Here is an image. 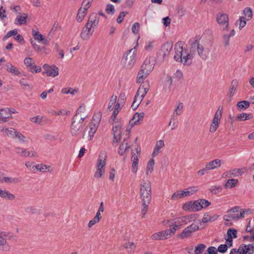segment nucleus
I'll return each instance as SVG.
<instances>
[{
	"instance_id": "f704fd0d",
	"label": "nucleus",
	"mask_w": 254,
	"mask_h": 254,
	"mask_svg": "<svg viewBox=\"0 0 254 254\" xmlns=\"http://www.w3.org/2000/svg\"><path fill=\"white\" fill-rule=\"evenodd\" d=\"M192 233L193 232L191 230L187 227L183 230L181 233L178 235V238L181 239H184L190 237Z\"/></svg>"
},
{
	"instance_id": "864d4df0",
	"label": "nucleus",
	"mask_w": 254,
	"mask_h": 254,
	"mask_svg": "<svg viewBox=\"0 0 254 254\" xmlns=\"http://www.w3.org/2000/svg\"><path fill=\"white\" fill-rule=\"evenodd\" d=\"M246 19H245L244 16H241L239 18L236 23V24L239 25V28L241 29L244 27L246 24Z\"/></svg>"
},
{
	"instance_id": "e433bc0d",
	"label": "nucleus",
	"mask_w": 254,
	"mask_h": 254,
	"mask_svg": "<svg viewBox=\"0 0 254 254\" xmlns=\"http://www.w3.org/2000/svg\"><path fill=\"white\" fill-rule=\"evenodd\" d=\"M247 173V170L246 168L233 169L230 170L227 172L228 175H242Z\"/></svg>"
},
{
	"instance_id": "58836bf2",
	"label": "nucleus",
	"mask_w": 254,
	"mask_h": 254,
	"mask_svg": "<svg viewBox=\"0 0 254 254\" xmlns=\"http://www.w3.org/2000/svg\"><path fill=\"white\" fill-rule=\"evenodd\" d=\"M171 127V130L175 129L178 126V118L175 115H172L168 124Z\"/></svg>"
},
{
	"instance_id": "f8f14e48",
	"label": "nucleus",
	"mask_w": 254,
	"mask_h": 254,
	"mask_svg": "<svg viewBox=\"0 0 254 254\" xmlns=\"http://www.w3.org/2000/svg\"><path fill=\"white\" fill-rule=\"evenodd\" d=\"M105 158L106 154L104 153L99 156L97 165L98 170L97 172L98 175H103V174L105 173L104 167L106 164Z\"/></svg>"
},
{
	"instance_id": "b1692460",
	"label": "nucleus",
	"mask_w": 254,
	"mask_h": 254,
	"mask_svg": "<svg viewBox=\"0 0 254 254\" xmlns=\"http://www.w3.org/2000/svg\"><path fill=\"white\" fill-rule=\"evenodd\" d=\"M128 138L127 137L124 138L123 141L121 142L119 148V153L120 155L124 154L127 150L129 147V145L128 144Z\"/></svg>"
},
{
	"instance_id": "5701e85b",
	"label": "nucleus",
	"mask_w": 254,
	"mask_h": 254,
	"mask_svg": "<svg viewBox=\"0 0 254 254\" xmlns=\"http://www.w3.org/2000/svg\"><path fill=\"white\" fill-rule=\"evenodd\" d=\"M165 146L164 142L163 140L157 141L155 145L152 156L155 157L157 156L161 152L160 150Z\"/></svg>"
},
{
	"instance_id": "aec40b11",
	"label": "nucleus",
	"mask_w": 254,
	"mask_h": 254,
	"mask_svg": "<svg viewBox=\"0 0 254 254\" xmlns=\"http://www.w3.org/2000/svg\"><path fill=\"white\" fill-rule=\"evenodd\" d=\"M124 106V105L122 104H120V102H118L114 106V109L113 110L112 115L110 119V122L114 124L115 122V120L117 115L119 113L122 107Z\"/></svg>"
},
{
	"instance_id": "7c9ffc66",
	"label": "nucleus",
	"mask_w": 254,
	"mask_h": 254,
	"mask_svg": "<svg viewBox=\"0 0 254 254\" xmlns=\"http://www.w3.org/2000/svg\"><path fill=\"white\" fill-rule=\"evenodd\" d=\"M28 16L26 13L20 15V13L17 16L14 23L15 24L22 25L26 23V19Z\"/></svg>"
},
{
	"instance_id": "a18cd8bd",
	"label": "nucleus",
	"mask_w": 254,
	"mask_h": 254,
	"mask_svg": "<svg viewBox=\"0 0 254 254\" xmlns=\"http://www.w3.org/2000/svg\"><path fill=\"white\" fill-rule=\"evenodd\" d=\"M87 12L85 11L84 9L79 8L78 9L76 20L78 22H81L84 19L85 16L86 15Z\"/></svg>"
},
{
	"instance_id": "a19ab883",
	"label": "nucleus",
	"mask_w": 254,
	"mask_h": 254,
	"mask_svg": "<svg viewBox=\"0 0 254 254\" xmlns=\"http://www.w3.org/2000/svg\"><path fill=\"white\" fill-rule=\"evenodd\" d=\"M101 118L102 114L100 112H98L94 114L92 117V120L90 124L98 127L101 120Z\"/></svg>"
},
{
	"instance_id": "72a5a7b5",
	"label": "nucleus",
	"mask_w": 254,
	"mask_h": 254,
	"mask_svg": "<svg viewBox=\"0 0 254 254\" xmlns=\"http://www.w3.org/2000/svg\"><path fill=\"white\" fill-rule=\"evenodd\" d=\"M0 197L3 199L10 200H13L15 198L14 195L6 190H2L0 191Z\"/></svg>"
},
{
	"instance_id": "c9c22d12",
	"label": "nucleus",
	"mask_w": 254,
	"mask_h": 254,
	"mask_svg": "<svg viewBox=\"0 0 254 254\" xmlns=\"http://www.w3.org/2000/svg\"><path fill=\"white\" fill-rule=\"evenodd\" d=\"M246 210H241L240 212L235 213L234 214H229L228 216L229 218L232 220H238L241 218H243L246 214Z\"/></svg>"
},
{
	"instance_id": "9b49d317",
	"label": "nucleus",
	"mask_w": 254,
	"mask_h": 254,
	"mask_svg": "<svg viewBox=\"0 0 254 254\" xmlns=\"http://www.w3.org/2000/svg\"><path fill=\"white\" fill-rule=\"evenodd\" d=\"M197 218L196 214H191L189 215L184 216L178 218L176 220L179 221L181 226L183 224H187L190 222L195 221Z\"/></svg>"
},
{
	"instance_id": "dca6fc26",
	"label": "nucleus",
	"mask_w": 254,
	"mask_h": 254,
	"mask_svg": "<svg viewBox=\"0 0 254 254\" xmlns=\"http://www.w3.org/2000/svg\"><path fill=\"white\" fill-rule=\"evenodd\" d=\"M113 132L114 135L113 142H118L121 140V125L119 124L113 126Z\"/></svg>"
},
{
	"instance_id": "de8ad7c7",
	"label": "nucleus",
	"mask_w": 254,
	"mask_h": 254,
	"mask_svg": "<svg viewBox=\"0 0 254 254\" xmlns=\"http://www.w3.org/2000/svg\"><path fill=\"white\" fill-rule=\"evenodd\" d=\"M92 35L93 34L89 32L88 30L83 28L80 34V37L84 40H88Z\"/></svg>"
},
{
	"instance_id": "f03ea898",
	"label": "nucleus",
	"mask_w": 254,
	"mask_h": 254,
	"mask_svg": "<svg viewBox=\"0 0 254 254\" xmlns=\"http://www.w3.org/2000/svg\"><path fill=\"white\" fill-rule=\"evenodd\" d=\"M137 43L134 49H130L127 53L125 54L121 60V65L126 69L131 68L136 62V51L134 50L137 46Z\"/></svg>"
},
{
	"instance_id": "6e6d98bb",
	"label": "nucleus",
	"mask_w": 254,
	"mask_h": 254,
	"mask_svg": "<svg viewBox=\"0 0 254 254\" xmlns=\"http://www.w3.org/2000/svg\"><path fill=\"white\" fill-rule=\"evenodd\" d=\"M202 208V205H201L200 199L194 201L192 203V211H196L201 210Z\"/></svg>"
},
{
	"instance_id": "f3484780",
	"label": "nucleus",
	"mask_w": 254,
	"mask_h": 254,
	"mask_svg": "<svg viewBox=\"0 0 254 254\" xmlns=\"http://www.w3.org/2000/svg\"><path fill=\"white\" fill-rule=\"evenodd\" d=\"M34 168L36 169V171L42 173H52L53 170V168L51 166H47L42 163L36 165Z\"/></svg>"
},
{
	"instance_id": "ddd939ff",
	"label": "nucleus",
	"mask_w": 254,
	"mask_h": 254,
	"mask_svg": "<svg viewBox=\"0 0 254 254\" xmlns=\"http://www.w3.org/2000/svg\"><path fill=\"white\" fill-rule=\"evenodd\" d=\"M20 179L13 176H0V183L6 184H12L18 183Z\"/></svg>"
},
{
	"instance_id": "cd10ccee",
	"label": "nucleus",
	"mask_w": 254,
	"mask_h": 254,
	"mask_svg": "<svg viewBox=\"0 0 254 254\" xmlns=\"http://www.w3.org/2000/svg\"><path fill=\"white\" fill-rule=\"evenodd\" d=\"M144 117V113L143 112L136 113L133 116L131 120L130 123L132 125H136L139 122L142 120Z\"/></svg>"
},
{
	"instance_id": "6e6552de",
	"label": "nucleus",
	"mask_w": 254,
	"mask_h": 254,
	"mask_svg": "<svg viewBox=\"0 0 254 254\" xmlns=\"http://www.w3.org/2000/svg\"><path fill=\"white\" fill-rule=\"evenodd\" d=\"M148 91V83L147 84L146 86H145V85L140 86L135 96L133 102L139 105Z\"/></svg>"
},
{
	"instance_id": "393cba45",
	"label": "nucleus",
	"mask_w": 254,
	"mask_h": 254,
	"mask_svg": "<svg viewBox=\"0 0 254 254\" xmlns=\"http://www.w3.org/2000/svg\"><path fill=\"white\" fill-rule=\"evenodd\" d=\"M2 248V251L3 252H8L10 247L7 243L6 239L3 237L2 234L0 232V248Z\"/></svg>"
},
{
	"instance_id": "ea45409f",
	"label": "nucleus",
	"mask_w": 254,
	"mask_h": 254,
	"mask_svg": "<svg viewBox=\"0 0 254 254\" xmlns=\"http://www.w3.org/2000/svg\"><path fill=\"white\" fill-rule=\"evenodd\" d=\"M124 248L127 250L128 253L132 254L135 251L136 246L133 242H128L125 244Z\"/></svg>"
},
{
	"instance_id": "49530a36",
	"label": "nucleus",
	"mask_w": 254,
	"mask_h": 254,
	"mask_svg": "<svg viewBox=\"0 0 254 254\" xmlns=\"http://www.w3.org/2000/svg\"><path fill=\"white\" fill-rule=\"evenodd\" d=\"M197 190V189L196 187H190L187 189H185L184 190H182L184 196H190V195L193 194L195 192H196Z\"/></svg>"
},
{
	"instance_id": "2f4dec72",
	"label": "nucleus",
	"mask_w": 254,
	"mask_h": 254,
	"mask_svg": "<svg viewBox=\"0 0 254 254\" xmlns=\"http://www.w3.org/2000/svg\"><path fill=\"white\" fill-rule=\"evenodd\" d=\"M219 216L218 215H210L208 213H206L204 214L203 217L201 220L203 223H207L208 222H213L217 220Z\"/></svg>"
},
{
	"instance_id": "bf43d9fd",
	"label": "nucleus",
	"mask_w": 254,
	"mask_h": 254,
	"mask_svg": "<svg viewBox=\"0 0 254 254\" xmlns=\"http://www.w3.org/2000/svg\"><path fill=\"white\" fill-rule=\"evenodd\" d=\"M209 190L212 193L217 194L222 191V188L220 186H213L210 188Z\"/></svg>"
},
{
	"instance_id": "1a4fd4ad",
	"label": "nucleus",
	"mask_w": 254,
	"mask_h": 254,
	"mask_svg": "<svg viewBox=\"0 0 254 254\" xmlns=\"http://www.w3.org/2000/svg\"><path fill=\"white\" fill-rule=\"evenodd\" d=\"M43 68L45 70L43 73H46L48 76L55 77L59 74V68L55 65L44 64Z\"/></svg>"
},
{
	"instance_id": "bb28decb",
	"label": "nucleus",
	"mask_w": 254,
	"mask_h": 254,
	"mask_svg": "<svg viewBox=\"0 0 254 254\" xmlns=\"http://www.w3.org/2000/svg\"><path fill=\"white\" fill-rule=\"evenodd\" d=\"M8 108H2L0 109V122H6L7 119L10 117V113L8 112Z\"/></svg>"
},
{
	"instance_id": "79ce46f5",
	"label": "nucleus",
	"mask_w": 254,
	"mask_h": 254,
	"mask_svg": "<svg viewBox=\"0 0 254 254\" xmlns=\"http://www.w3.org/2000/svg\"><path fill=\"white\" fill-rule=\"evenodd\" d=\"M150 73H147L145 72H144V71H142V70H140L137 75V78L136 79V82L138 83H143L144 81V80L147 77V76Z\"/></svg>"
},
{
	"instance_id": "09e8293b",
	"label": "nucleus",
	"mask_w": 254,
	"mask_h": 254,
	"mask_svg": "<svg viewBox=\"0 0 254 254\" xmlns=\"http://www.w3.org/2000/svg\"><path fill=\"white\" fill-rule=\"evenodd\" d=\"M1 131L4 132L7 136L10 137H14L17 131L13 128H3Z\"/></svg>"
},
{
	"instance_id": "69168bd1",
	"label": "nucleus",
	"mask_w": 254,
	"mask_h": 254,
	"mask_svg": "<svg viewBox=\"0 0 254 254\" xmlns=\"http://www.w3.org/2000/svg\"><path fill=\"white\" fill-rule=\"evenodd\" d=\"M200 223L198 221L194 222L192 223L190 225L188 226L192 232L196 231L199 229L198 224Z\"/></svg>"
},
{
	"instance_id": "c85d7f7f",
	"label": "nucleus",
	"mask_w": 254,
	"mask_h": 254,
	"mask_svg": "<svg viewBox=\"0 0 254 254\" xmlns=\"http://www.w3.org/2000/svg\"><path fill=\"white\" fill-rule=\"evenodd\" d=\"M181 226L180 224H179V221L176 220L173 224L170 226V229H167L170 238L175 234L176 230Z\"/></svg>"
},
{
	"instance_id": "20e7f679",
	"label": "nucleus",
	"mask_w": 254,
	"mask_h": 254,
	"mask_svg": "<svg viewBox=\"0 0 254 254\" xmlns=\"http://www.w3.org/2000/svg\"><path fill=\"white\" fill-rule=\"evenodd\" d=\"M190 51L193 53V57L196 51L198 56L204 60L207 59L210 53V50L208 48H204L197 41H195L191 44Z\"/></svg>"
},
{
	"instance_id": "5fc2aeb1",
	"label": "nucleus",
	"mask_w": 254,
	"mask_h": 254,
	"mask_svg": "<svg viewBox=\"0 0 254 254\" xmlns=\"http://www.w3.org/2000/svg\"><path fill=\"white\" fill-rule=\"evenodd\" d=\"M206 248V246L204 244H200L198 245L194 250L195 254H202L204 249Z\"/></svg>"
},
{
	"instance_id": "4d7b16f0",
	"label": "nucleus",
	"mask_w": 254,
	"mask_h": 254,
	"mask_svg": "<svg viewBox=\"0 0 254 254\" xmlns=\"http://www.w3.org/2000/svg\"><path fill=\"white\" fill-rule=\"evenodd\" d=\"M154 165V160L152 159L149 160L147 167L146 170L147 174H151L153 171V167Z\"/></svg>"
},
{
	"instance_id": "9d476101",
	"label": "nucleus",
	"mask_w": 254,
	"mask_h": 254,
	"mask_svg": "<svg viewBox=\"0 0 254 254\" xmlns=\"http://www.w3.org/2000/svg\"><path fill=\"white\" fill-rule=\"evenodd\" d=\"M155 65V60L153 58H146L141 66V70L147 73H150Z\"/></svg>"
},
{
	"instance_id": "0eeeda50",
	"label": "nucleus",
	"mask_w": 254,
	"mask_h": 254,
	"mask_svg": "<svg viewBox=\"0 0 254 254\" xmlns=\"http://www.w3.org/2000/svg\"><path fill=\"white\" fill-rule=\"evenodd\" d=\"M221 160L216 159L207 163L205 168L198 172V175H204L209 173V171L216 169L221 166Z\"/></svg>"
},
{
	"instance_id": "6ab92c4d",
	"label": "nucleus",
	"mask_w": 254,
	"mask_h": 254,
	"mask_svg": "<svg viewBox=\"0 0 254 254\" xmlns=\"http://www.w3.org/2000/svg\"><path fill=\"white\" fill-rule=\"evenodd\" d=\"M99 17L95 13L90 14L88 17L87 22L86 23L91 25L90 26L97 27L99 24Z\"/></svg>"
},
{
	"instance_id": "7ed1b4c3",
	"label": "nucleus",
	"mask_w": 254,
	"mask_h": 254,
	"mask_svg": "<svg viewBox=\"0 0 254 254\" xmlns=\"http://www.w3.org/2000/svg\"><path fill=\"white\" fill-rule=\"evenodd\" d=\"M140 195L142 202L150 203L151 199L150 183L148 180H143L140 185Z\"/></svg>"
},
{
	"instance_id": "3c124183",
	"label": "nucleus",
	"mask_w": 254,
	"mask_h": 254,
	"mask_svg": "<svg viewBox=\"0 0 254 254\" xmlns=\"http://www.w3.org/2000/svg\"><path fill=\"white\" fill-rule=\"evenodd\" d=\"M237 108L239 110L246 109L250 106V102L247 101H242L237 103Z\"/></svg>"
},
{
	"instance_id": "2eb2a0df",
	"label": "nucleus",
	"mask_w": 254,
	"mask_h": 254,
	"mask_svg": "<svg viewBox=\"0 0 254 254\" xmlns=\"http://www.w3.org/2000/svg\"><path fill=\"white\" fill-rule=\"evenodd\" d=\"M170 238V236L168 233L167 230L155 233L151 237L152 239L155 240H165Z\"/></svg>"
},
{
	"instance_id": "a211bd4d",
	"label": "nucleus",
	"mask_w": 254,
	"mask_h": 254,
	"mask_svg": "<svg viewBox=\"0 0 254 254\" xmlns=\"http://www.w3.org/2000/svg\"><path fill=\"white\" fill-rule=\"evenodd\" d=\"M82 128L83 127L80 124L72 120L70 127V133L72 135L76 136L80 132Z\"/></svg>"
},
{
	"instance_id": "a878e982",
	"label": "nucleus",
	"mask_w": 254,
	"mask_h": 254,
	"mask_svg": "<svg viewBox=\"0 0 254 254\" xmlns=\"http://www.w3.org/2000/svg\"><path fill=\"white\" fill-rule=\"evenodd\" d=\"M238 184V181L237 179H230L225 181L223 186L225 189H231L235 187Z\"/></svg>"
},
{
	"instance_id": "680f3d73",
	"label": "nucleus",
	"mask_w": 254,
	"mask_h": 254,
	"mask_svg": "<svg viewBox=\"0 0 254 254\" xmlns=\"http://www.w3.org/2000/svg\"><path fill=\"white\" fill-rule=\"evenodd\" d=\"M16 152L17 153L19 154L20 156L22 157H27L29 155L27 154L28 151L26 149L22 148H16Z\"/></svg>"
},
{
	"instance_id": "37998d69",
	"label": "nucleus",
	"mask_w": 254,
	"mask_h": 254,
	"mask_svg": "<svg viewBox=\"0 0 254 254\" xmlns=\"http://www.w3.org/2000/svg\"><path fill=\"white\" fill-rule=\"evenodd\" d=\"M183 108L184 106L182 103H177L176 104L175 109L172 115H175L177 117L178 116L180 115L183 113Z\"/></svg>"
},
{
	"instance_id": "c03bdc74",
	"label": "nucleus",
	"mask_w": 254,
	"mask_h": 254,
	"mask_svg": "<svg viewBox=\"0 0 254 254\" xmlns=\"http://www.w3.org/2000/svg\"><path fill=\"white\" fill-rule=\"evenodd\" d=\"M117 102V96L116 95H113L110 100L108 103V109L110 111H112L114 109V106Z\"/></svg>"
},
{
	"instance_id": "8fccbe9b",
	"label": "nucleus",
	"mask_w": 254,
	"mask_h": 254,
	"mask_svg": "<svg viewBox=\"0 0 254 254\" xmlns=\"http://www.w3.org/2000/svg\"><path fill=\"white\" fill-rule=\"evenodd\" d=\"M244 18L247 20H250L253 16V12L251 8L246 7L244 10Z\"/></svg>"
},
{
	"instance_id": "4be33fe9",
	"label": "nucleus",
	"mask_w": 254,
	"mask_h": 254,
	"mask_svg": "<svg viewBox=\"0 0 254 254\" xmlns=\"http://www.w3.org/2000/svg\"><path fill=\"white\" fill-rule=\"evenodd\" d=\"M173 44L171 43L167 42L165 43L161 47L160 53L163 57H165L169 55L170 51L172 49Z\"/></svg>"
},
{
	"instance_id": "412c9836",
	"label": "nucleus",
	"mask_w": 254,
	"mask_h": 254,
	"mask_svg": "<svg viewBox=\"0 0 254 254\" xmlns=\"http://www.w3.org/2000/svg\"><path fill=\"white\" fill-rule=\"evenodd\" d=\"M98 127L96 126V125H93L92 124H90L88 127H87L85 129V132H88L87 139L89 140H91L95 134L96 132L97 129Z\"/></svg>"
},
{
	"instance_id": "13d9d810",
	"label": "nucleus",
	"mask_w": 254,
	"mask_h": 254,
	"mask_svg": "<svg viewBox=\"0 0 254 254\" xmlns=\"http://www.w3.org/2000/svg\"><path fill=\"white\" fill-rule=\"evenodd\" d=\"M183 197H184V196L183 191H178L172 194L171 198L173 200H176Z\"/></svg>"
},
{
	"instance_id": "e2e57ef3",
	"label": "nucleus",
	"mask_w": 254,
	"mask_h": 254,
	"mask_svg": "<svg viewBox=\"0 0 254 254\" xmlns=\"http://www.w3.org/2000/svg\"><path fill=\"white\" fill-rule=\"evenodd\" d=\"M105 10L108 14L112 15L114 14L115 12L114 6L111 4L107 5Z\"/></svg>"
},
{
	"instance_id": "423d86ee",
	"label": "nucleus",
	"mask_w": 254,
	"mask_h": 254,
	"mask_svg": "<svg viewBox=\"0 0 254 254\" xmlns=\"http://www.w3.org/2000/svg\"><path fill=\"white\" fill-rule=\"evenodd\" d=\"M216 21L222 31H228L229 30V18L227 14L223 12L217 13Z\"/></svg>"
},
{
	"instance_id": "4c0bfd02",
	"label": "nucleus",
	"mask_w": 254,
	"mask_h": 254,
	"mask_svg": "<svg viewBox=\"0 0 254 254\" xmlns=\"http://www.w3.org/2000/svg\"><path fill=\"white\" fill-rule=\"evenodd\" d=\"M253 118V116L252 114L243 113L238 115L236 117V120L239 122H241L251 119Z\"/></svg>"
},
{
	"instance_id": "774afa93",
	"label": "nucleus",
	"mask_w": 254,
	"mask_h": 254,
	"mask_svg": "<svg viewBox=\"0 0 254 254\" xmlns=\"http://www.w3.org/2000/svg\"><path fill=\"white\" fill-rule=\"evenodd\" d=\"M247 247H245V245L240 246L237 250L239 254H247L248 253Z\"/></svg>"
},
{
	"instance_id": "f257e3e1",
	"label": "nucleus",
	"mask_w": 254,
	"mask_h": 254,
	"mask_svg": "<svg viewBox=\"0 0 254 254\" xmlns=\"http://www.w3.org/2000/svg\"><path fill=\"white\" fill-rule=\"evenodd\" d=\"M175 55L174 58L177 62L182 63L185 65H189L191 64L193 58V53L190 51L188 53L186 49H184L181 43H178L175 47Z\"/></svg>"
},
{
	"instance_id": "603ef678",
	"label": "nucleus",
	"mask_w": 254,
	"mask_h": 254,
	"mask_svg": "<svg viewBox=\"0 0 254 254\" xmlns=\"http://www.w3.org/2000/svg\"><path fill=\"white\" fill-rule=\"evenodd\" d=\"M32 33V35L34 37V39L38 42H42V40H44L43 36L38 31L33 30Z\"/></svg>"
},
{
	"instance_id": "052dcab7",
	"label": "nucleus",
	"mask_w": 254,
	"mask_h": 254,
	"mask_svg": "<svg viewBox=\"0 0 254 254\" xmlns=\"http://www.w3.org/2000/svg\"><path fill=\"white\" fill-rule=\"evenodd\" d=\"M62 93L67 94H70L72 95H75V93L77 92V90L76 89H73L71 88L67 89L66 88H64L62 89L61 91Z\"/></svg>"
},
{
	"instance_id": "4468645a",
	"label": "nucleus",
	"mask_w": 254,
	"mask_h": 254,
	"mask_svg": "<svg viewBox=\"0 0 254 254\" xmlns=\"http://www.w3.org/2000/svg\"><path fill=\"white\" fill-rule=\"evenodd\" d=\"M140 149H136V153L134 152H132V157L131 161L132 162V173L135 174L137 172V166H138V155L140 153Z\"/></svg>"
},
{
	"instance_id": "c756f323",
	"label": "nucleus",
	"mask_w": 254,
	"mask_h": 254,
	"mask_svg": "<svg viewBox=\"0 0 254 254\" xmlns=\"http://www.w3.org/2000/svg\"><path fill=\"white\" fill-rule=\"evenodd\" d=\"M238 85L239 81L237 79H234L232 81L229 92V95L230 98L234 95Z\"/></svg>"
},
{
	"instance_id": "338daca9",
	"label": "nucleus",
	"mask_w": 254,
	"mask_h": 254,
	"mask_svg": "<svg viewBox=\"0 0 254 254\" xmlns=\"http://www.w3.org/2000/svg\"><path fill=\"white\" fill-rule=\"evenodd\" d=\"M15 137H16L19 141L22 142H25L28 141L27 138L25 136L18 132H16Z\"/></svg>"
},
{
	"instance_id": "0e129e2a",
	"label": "nucleus",
	"mask_w": 254,
	"mask_h": 254,
	"mask_svg": "<svg viewBox=\"0 0 254 254\" xmlns=\"http://www.w3.org/2000/svg\"><path fill=\"white\" fill-rule=\"evenodd\" d=\"M28 69L32 73H37L40 72L41 68L40 67H37L34 63L28 67Z\"/></svg>"
},
{
	"instance_id": "39448f33",
	"label": "nucleus",
	"mask_w": 254,
	"mask_h": 254,
	"mask_svg": "<svg viewBox=\"0 0 254 254\" xmlns=\"http://www.w3.org/2000/svg\"><path fill=\"white\" fill-rule=\"evenodd\" d=\"M223 107H219L215 112L209 127L210 132H214L218 128L222 118Z\"/></svg>"
},
{
	"instance_id": "473e14b6",
	"label": "nucleus",
	"mask_w": 254,
	"mask_h": 254,
	"mask_svg": "<svg viewBox=\"0 0 254 254\" xmlns=\"http://www.w3.org/2000/svg\"><path fill=\"white\" fill-rule=\"evenodd\" d=\"M6 69L8 72L13 75H19L21 74L19 70L10 63L6 64Z\"/></svg>"
}]
</instances>
